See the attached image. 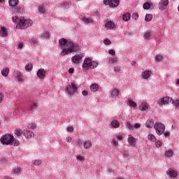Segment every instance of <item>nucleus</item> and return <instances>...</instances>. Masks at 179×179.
<instances>
[{
	"instance_id": "63",
	"label": "nucleus",
	"mask_w": 179,
	"mask_h": 179,
	"mask_svg": "<svg viewBox=\"0 0 179 179\" xmlns=\"http://www.w3.org/2000/svg\"><path fill=\"white\" fill-rule=\"evenodd\" d=\"M31 42L32 43V44H36L37 43V41L34 38H31Z\"/></svg>"
},
{
	"instance_id": "23",
	"label": "nucleus",
	"mask_w": 179,
	"mask_h": 179,
	"mask_svg": "<svg viewBox=\"0 0 179 179\" xmlns=\"http://www.w3.org/2000/svg\"><path fill=\"white\" fill-rule=\"evenodd\" d=\"M129 19H131V14H129V13H127L122 15V20L124 22H128Z\"/></svg>"
},
{
	"instance_id": "33",
	"label": "nucleus",
	"mask_w": 179,
	"mask_h": 179,
	"mask_svg": "<svg viewBox=\"0 0 179 179\" xmlns=\"http://www.w3.org/2000/svg\"><path fill=\"white\" fill-rule=\"evenodd\" d=\"M36 127L37 125L36 124V123H29L27 125L29 129H34L35 128H36Z\"/></svg>"
},
{
	"instance_id": "46",
	"label": "nucleus",
	"mask_w": 179,
	"mask_h": 179,
	"mask_svg": "<svg viewBox=\"0 0 179 179\" xmlns=\"http://www.w3.org/2000/svg\"><path fill=\"white\" fill-rule=\"evenodd\" d=\"M103 43L105 44V45H110V44H111V41L108 39H105L103 41Z\"/></svg>"
},
{
	"instance_id": "61",
	"label": "nucleus",
	"mask_w": 179,
	"mask_h": 179,
	"mask_svg": "<svg viewBox=\"0 0 179 179\" xmlns=\"http://www.w3.org/2000/svg\"><path fill=\"white\" fill-rule=\"evenodd\" d=\"M74 71H75V70L72 68L69 69V73H73Z\"/></svg>"
},
{
	"instance_id": "52",
	"label": "nucleus",
	"mask_w": 179,
	"mask_h": 179,
	"mask_svg": "<svg viewBox=\"0 0 179 179\" xmlns=\"http://www.w3.org/2000/svg\"><path fill=\"white\" fill-rule=\"evenodd\" d=\"M15 135L17 136H22V132L20 131V130L17 129L16 131H15Z\"/></svg>"
},
{
	"instance_id": "28",
	"label": "nucleus",
	"mask_w": 179,
	"mask_h": 179,
	"mask_svg": "<svg viewBox=\"0 0 179 179\" xmlns=\"http://www.w3.org/2000/svg\"><path fill=\"white\" fill-rule=\"evenodd\" d=\"M116 62H118V58L115 57L109 60L110 65H114Z\"/></svg>"
},
{
	"instance_id": "7",
	"label": "nucleus",
	"mask_w": 179,
	"mask_h": 179,
	"mask_svg": "<svg viewBox=\"0 0 179 179\" xmlns=\"http://www.w3.org/2000/svg\"><path fill=\"white\" fill-rule=\"evenodd\" d=\"M66 90L67 92L68 96L71 97V96H74V94H76L78 87L76 86V85H75V83H71L70 85H68Z\"/></svg>"
},
{
	"instance_id": "53",
	"label": "nucleus",
	"mask_w": 179,
	"mask_h": 179,
	"mask_svg": "<svg viewBox=\"0 0 179 179\" xmlns=\"http://www.w3.org/2000/svg\"><path fill=\"white\" fill-rule=\"evenodd\" d=\"M83 22H85V23H90V21L92 20H90V19H89V18H83Z\"/></svg>"
},
{
	"instance_id": "14",
	"label": "nucleus",
	"mask_w": 179,
	"mask_h": 179,
	"mask_svg": "<svg viewBox=\"0 0 179 179\" xmlns=\"http://www.w3.org/2000/svg\"><path fill=\"white\" fill-rule=\"evenodd\" d=\"M105 27L106 30H112V29L115 27V24L111 21H107L105 24Z\"/></svg>"
},
{
	"instance_id": "59",
	"label": "nucleus",
	"mask_w": 179,
	"mask_h": 179,
	"mask_svg": "<svg viewBox=\"0 0 179 179\" xmlns=\"http://www.w3.org/2000/svg\"><path fill=\"white\" fill-rule=\"evenodd\" d=\"M82 94H83V96H87L88 92H87V91H86V90H83V91L82 92Z\"/></svg>"
},
{
	"instance_id": "45",
	"label": "nucleus",
	"mask_w": 179,
	"mask_h": 179,
	"mask_svg": "<svg viewBox=\"0 0 179 179\" xmlns=\"http://www.w3.org/2000/svg\"><path fill=\"white\" fill-rule=\"evenodd\" d=\"M126 126L129 128V129L134 131V125L131 124V123H127Z\"/></svg>"
},
{
	"instance_id": "49",
	"label": "nucleus",
	"mask_w": 179,
	"mask_h": 179,
	"mask_svg": "<svg viewBox=\"0 0 179 179\" xmlns=\"http://www.w3.org/2000/svg\"><path fill=\"white\" fill-rule=\"evenodd\" d=\"M108 54H110V55L114 56V55H115V50L110 49L108 51Z\"/></svg>"
},
{
	"instance_id": "6",
	"label": "nucleus",
	"mask_w": 179,
	"mask_h": 179,
	"mask_svg": "<svg viewBox=\"0 0 179 179\" xmlns=\"http://www.w3.org/2000/svg\"><path fill=\"white\" fill-rule=\"evenodd\" d=\"M9 6L12 7V10L15 13H22L23 9L19 6V0H9Z\"/></svg>"
},
{
	"instance_id": "2",
	"label": "nucleus",
	"mask_w": 179,
	"mask_h": 179,
	"mask_svg": "<svg viewBox=\"0 0 179 179\" xmlns=\"http://www.w3.org/2000/svg\"><path fill=\"white\" fill-rule=\"evenodd\" d=\"M12 20L14 23L16 22L18 23L17 27H20V29H27V27H30L33 24V21L31 20H24V17H13Z\"/></svg>"
},
{
	"instance_id": "15",
	"label": "nucleus",
	"mask_w": 179,
	"mask_h": 179,
	"mask_svg": "<svg viewBox=\"0 0 179 179\" xmlns=\"http://www.w3.org/2000/svg\"><path fill=\"white\" fill-rule=\"evenodd\" d=\"M23 134L25 138H34V134L29 130H24Z\"/></svg>"
},
{
	"instance_id": "20",
	"label": "nucleus",
	"mask_w": 179,
	"mask_h": 179,
	"mask_svg": "<svg viewBox=\"0 0 179 179\" xmlns=\"http://www.w3.org/2000/svg\"><path fill=\"white\" fill-rule=\"evenodd\" d=\"M0 36L1 37H6L8 36V31H6V29H5L4 27L1 28Z\"/></svg>"
},
{
	"instance_id": "16",
	"label": "nucleus",
	"mask_w": 179,
	"mask_h": 179,
	"mask_svg": "<svg viewBox=\"0 0 179 179\" xmlns=\"http://www.w3.org/2000/svg\"><path fill=\"white\" fill-rule=\"evenodd\" d=\"M139 108L141 111H146L149 108V105L146 102H143L140 104Z\"/></svg>"
},
{
	"instance_id": "35",
	"label": "nucleus",
	"mask_w": 179,
	"mask_h": 179,
	"mask_svg": "<svg viewBox=\"0 0 179 179\" xmlns=\"http://www.w3.org/2000/svg\"><path fill=\"white\" fill-rule=\"evenodd\" d=\"M143 9L149 10L150 9V4L149 3H145L143 6Z\"/></svg>"
},
{
	"instance_id": "25",
	"label": "nucleus",
	"mask_w": 179,
	"mask_h": 179,
	"mask_svg": "<svg viewBox=\"0 0 179 179\" xmlns=\"http://www.w3.org/2000/svg\"><path fill=\"white\" fill-rule=\"evenodd\" d=\"M111 126L113 128H120V122L117 120H113L111 122Z\"/></svg>"
},
{
	"instance_id": "56",
	"label": "nucleus",
	"mask_w": 179,
	"mask_h": 179,
	"mask_svg": "<svg viewBox=\"0 0 179 179\" xmlns=\"http://www.w3.org/2000/svg\"><path fill=\"white\" fill-rule=\"evenodd\" d=\"M20 168H17L14 169V173H15V174H17L18 173H20Z\"/></svg>"
},
{
	"instance_id": "58",
	"label": "nucleus",
	"mask_w": 179,
	"mask_h": 179,
	"mask_svg": "<svg viewBox=\"0 0 179 179\" xmlns=\"http://www.w3.org/2000/svg\"><path fill=\"white\" fill-rule=\"evenodd\" d=\"M2 101H3V95L0 93V103H2Z\"/></svg>"
},
{
	"instance_id": "37",
	"label": "nucleus",
	"mask_w": 179,
	"mask_h": 179,
	"mask_svg": "<svg viewBox=\"0 0 179 179\" xmlns=\"http://www.w3.org/2000/svg\"><path fill=\"white\" fill-rule=\"evenodd\" d=\"M38 12L39 13H45V8H44V6H38Z\"/></svg>"
},
{
	"instance_id": "42",
	"label": "nucleus",
	"mask_w": 179,
	"mask_h": 179,
	"mask_svg": "<svg viewBox=\"0 0 179 179\" xmlns=\"http://www.w3.org/2000/svg\"><path fill=\"white\" fill-rule=\"evenodd\" d=\"M77 160H78V162H84L85 161V157H83L82 155H78L77 156Z\"/></svg>"
},
{
	"instance_id": "64",
	"label": "nucleus",
	"mask_w": 179,
	"mask_h": 179,
	"mask_svg": "<svg viewBox=\"0 0 179 179\" xmlns=\"http://www.w3.org/2000/svg\"><path fill=\"white\" fill-rule=\"evenodd\" d=\"M66 141H67V142H69V143L72 142V138H71V137H67V138H66Z\"/></svg>"
},
{
	"instance_id": "3",
	"label": "nucleus",
	"mask_w": 179,
	"mask_h": 179,
	"mask_svg": "<svg viewBox=\"0 0 179 179\" xmlns=\"http://www.w3.org/2000/svg\"><path fill=\"white\" fill-rule=\"evenodd\" d=\"M2 145H10L11 146H19V141L15 140V137L10 134H6L0 138Z\"/></svg>"
},
{
	"instance_id": "60",
	"label": "nucleus",
	"mask_w": 179,
	"mask_h": 179,
	"mask_svg": "<svg viewBox=\"0 0 179 179\" xmlns=\"http://www.w3.org/2000/svg\"><path fill=\"white\" fill-rule=\"evenodd\" d=\"M116 139H119L120 141H122V135H117L116 136Z\"/></svg>"
},
{
	"instance_id": "40",
	"label": "nucleus",
	"mask_w": 179,
	"mask_h": 179,
	"mask_svg": "<svg viewBox=\"0 0 179 179\" xmlns=\"http://www.w3.org/2000/svg\"><path fill=\"white\" fill-rule=\"evenodd\" d=\"M131 17L134 20H138L139 19V15L138 13H133Z\"/></svg>"
},
{
	"instance_id": "5",
	"label": "nucleus",
	"mask_w": 179,
	"mask_h": 179,
	"mask_svg": "<svg viewBox=\"0 0 179 179\" xmlns=\"http://www.w3.org/2000/svg\"><path fill=\"white\" fill-rule=\"evenodd\" d=\"M98 66H99V63L94 61L91 62L90 59L87 58L84 60V62L83 64V71L94 69V68H97Z\"/></svg>"
},
{
	"instance_id": "1",
	"label": "nucleus",
	"mask_w": 179,
	"mask_h": 179,
	"mask_svg": "<svg viewBox=\"0 0 179 179\" xmlns=\"http://www.w3.org/2000/svg\"><path fill=\"white\" fill-rule=\"evenodd\" d=\"M59 44L62 50L60 53V55L62 57L68 55V54H71V52H76V51H79V45L73 43L72 41H68L66 38H62L59 40Z\"/></svg>"
},
{
	"instance_id": "31",
	"label": "nucleus",
	"mask_w": 179,
	"mask_h": 179,
	"mask_svg": "<svg viewBox=\"0 0 179 179\" xmlns=\"http://www.w3.org/2000/svg\"><path fill=\"white\" fill-rule=\"evenodd\" d=\"M148 138L149 141H151V142H156V136H155V135L149 134Z\"/></svg>"
},
{
	"instance_id": "27",
	"label": "nucleus",
	"mask_w": 179,
	"mask_h": 179,
	"mask_svg": "<svg viewBox=\"0 0 179 179\" xmlns=\"http://www.w3.org/2000/svg\"><path fill=\"white\" fill-rule=\"evenodd\" d=\"M84 148L85 149H90V148H92V141H87L84 143Z\"/></svg>"
},
{
	"instance_id": "36",
	"label": "nucleus",
	"mask_w": 179,
	"mask_h": 179,
	"mask_svg": "<svg viewBox=\"0 0 179 179\" xmlns=\"http://www.w3.org/2000/svg\"><path fill=\"white\" fill-rule=\"evenodd\" d=\"M163 60V56L162 55H157L155 57L156 62H162Z\"/></svg>"
},
{
	"instance_id": "30",
	"label": "nucleus",
	"mask_w": 179,
	"mask_h": 179,
	"mask_svg": "<svg viewBox=\"0 0 179 179\" xmlns=\"http://www.w3.org/2000/svg\"><path fill=\"white\" fill-rule=\"evenodd\" d=\"M112 96H115V97H117L120 94V90L117 89H115L111 92Z\"/></svg>"
},
{
	"instance_id": "44",
	"label": "nucleus",
	"mask_w": 179,
	"mask_h": 179,
	"mask_svg": "<svg viewBox=\"0 0 179 179\" xmlns=\"http://www.w3.org/2000/svg\"><path fill=\"white\" fill-rule=\"evenodd\" d=\"M37 108V103H33L30 107L29 110L32 111V110H36Z\"/></svg>"
},
{
	"instance_id": "48",
	"label": "nucleus",
	"mask_w": 179,
	"mask_h": 179,
	"mask_svg": "<svg viewBox=\"0 0 179 179\" xmlns=\"http://www.w3.org/2000/svg\"><path fill=\"white\" fill-rule=\"evenodd\" d=\"M104 5H109L110 6L111 5V0H103Z\"/></svg>"
},
{
	"instance_id": "51",
	"label": "nucleus",
	"mask_w": 179,
	"mask_h": 179,
	"mask_svg": "<svg viewBox=\"0 0 179 179\" xmlns=\"http://www.w3.org/2000/svg\"><path fill=\"white\" fill-rule=\"evenodd\" d=\"M23 42H19L18 44H17V47L18 48H20V50H22V48H23Z\"/></svg>"
},
{
	"instance_id": "54",
	"label": "nucleus",
	"mask_w": 179,
	"mask_h": 179,
	"mask_svg": "<svg viewBox=\"0 0 179 179\" xmlns=\"http://www.w3.org/2000/svg\"><path fill=\"white\" fill-rule=\"evenodd\" d=\"M134 128H135V129H139V128H141V124H139V123L135 124Z\"/></svg>"
},
{
	"instance_id": "17",
	"label": "nucleus",
	"mask_w": 179,
	"mask_h": 179,
	"mask_svg": "<svg viewBox=\"0 0 179 179\" xmlns=\"http://www.w3.org/2000/svg\"><path fill=\"white\" fill-rule=\"evenodd\" d=\"M127 141L130 146H135V138L134 136L129 135Z\"/></svg>"
},
{
	"instance_id": "18",
	"label": "nucleus",
	"mask_w": 179,
	"mask_h": 179,
	"mask_svg": "<svg viewBox=\"0 0 179 179\" xmlns=\"http://www.w3.org/2000/svg\"><path fill=\"white\" fill-rule=\"evenodd\" d=\"M145 127H147V128H153V127H155V122H153V120H147Z\"/></svg>"
},
{
	"instance_id": "8",
	"label": "nucleus",
	"mask_w": 179,
	"mask_h": 179,
	"mask_svg": "<svg viewBox=\"0 0 179 179\" xmlns=\"http://www.w3.org/2000/svg\"><path fill=\"white\" fill-rule=\"evenodd\" d=\"M154 128L157 134V135H163L166 129V126L162 123H157L154 125Z\"/></svg>"
},
{
	"instance_id": "24",
	"label": "nucleus",
	"mask_w": 179,
	"mask_h": 179,
	"mask_svg": "<svg viewBox=\"0 0 179 179\" xmlns=\"http://www.w3.org/2000/svg\"><path fill=\"white\" fill-rule=\"evenodd\" d=\"M90 90H91V92H97V90H99V85L92 84L90 86Z\"/></svg>"
},
{
	"instance_id": "4",
	"label": "nucleus",
	"mask_w": 179,
	"mask_h": 179,
	"mask_svg": "<svg viewBox=\"0 0 179 179\" xmlns=\"http://www.w3.org/2000/svg\"><path fill=\"white\" fill-rule=\"evenodd\" d=\"M157 103L159 106H166V104H169V103L173 104V106H175L176 107H178L179 106L178 100L174 101V99L169 96H164L162 99H159Z\"/></svg>"
},
{
	"instance_id": "29",
	"label": "nucleus",
	"mask_w": 179,
	"mask_h": 179,
	"mask_svg": "<svg viewBox=\"0 0 179 179\" xmlns=\"http://www.w3.org/2000/svg\"><path fill=\"white\" fill-rule=\"evenodd\" d=\"M153 19V15L152 14H147L145 17V22H150Z\"/></svg>"
},
{
	"instance_id": "32",
	"label": "nucleus",
	"mask_w": 179,
	"mask_h": 179,
	"mask_svg": "<svg viewBox=\"0 0 179 179\" xmlns=\"http://www.w3.org/2000/svg\"><path fill=\"white\" fill-rule=\"evenodd\" d=\"M32 163L34 164V166H40V164L43 163V161H41V159H35L32 162Z\"/></svg>"
},
{
	"instance_id": "43",
	"label": "nucleus",
	"mask_w": 179,
	"mask_h": 179,
	"mask_svg": "<svg viewBox=\"0 0 179 179\" xmlns=\"http://www.w3.org/2000/svg\"><path fill=\"white\" fill-rule=\"evenodd\" d=\"M42 37L43 38H50V32H45L43 35Z\"/></svg>"
},
{
	"instance_id": "22",
	"label": "nucleus",
	"mask_w": 179,
	"mask_h": 179,
	"mask_svg": "<svg viewBox=\"0 0 179 179\" xmlns=\"http://www.w3.org/2000/svg\"><path fill=\"white\" fill-rule=\"evenodd\" d=\"M1 75H2V76H4L6 78V76H8V75H9V68H8V67L4 68L1 71Z\"/></svg>"
},
{
	"instance_id": "11",
	"label": "nucleus",
	"mask_w": 179,
	"mask_h": 179,
	"mask_svg": "<svg viewBox=\"0 0 179 179\" xmlns=\"http://www.w3.org/2000/svg\"><path fill=\"white\" fill-rule=\"evenodd\" d=\"M167 5H169V0H161L159 3V9L164 10L167 8Z\"/></svg>"
},
{
	"instance_id": "9",
	"label": "nucleus",
	"mask_w": 179,
	"mask_h": 179,
	"mask_svg": "<svg viewBox=\"0 0 179 179\" xmlns=\"http://www.w3.org/2000/svg\"><path fill=\"white\" fill-rule=\"evenodd\" d=\"M83 57H85V55H83V54L76 55L72 58V61L74 64H80V62L82 61V58H83Z\"/></svg>"
},
{
	"instance_id": "13",
	"label": "nucleus",
	"mask_w": 179,
	"mask_h": 179,
	"mask_svg": "<svg viewBox=\"0 0 179 179\" xmlns=\"http://www.w3.org/2000/svg\"><path fill=\"white\" fill-rule=\"evenodd\" d=\"M36 75L39 79H44L45 78V70L44 69H38Z\"/></svg>"
},
{
	"instance_id": "38",
	"label": "nucleus",
	"mask_w": 179,
	"mask_h": 179,
	"mask_svg": "<svg viewBox=\"0 0 179 179\" xmlns=\"http://www.w3.org/2000/svg\"><path fill=\"white\" fill-rule=\"evenodd\" d=\"M162 145H163V143H162V141H155V146H156V148H160V147H162Z\"/></svg>"
},
{
	"instance_id": "19",
	"label": "nucleus",
	"mask_w": 179,
	"mask_h": 179,
	"mask_svg": "<svg viewBox=\"0 0 179 179\" xmlns=\"http://www.w3.org/2000/svg\"><path fill=\"white\" fill-rule=\"evenodd\" d=\"M120 5L119 0H110V7L111 8H117Z\"/></svg>"
},
{
	"instance_id": "55",
	"label": "nucleus",
	"mask_w": 179,
	"mask_h": 179,
	"mask_svg": "<svg viewBox=\"0 0 179 179\" xmlns=\"http://www.w3.org/2000/svg\"><path fill=\"white\" fill-rule=\"evenodd\" d=\"M67 132H73V127H68Z\"/></svg>"
},
{
	"instance_id": "26",
	"label": "nucleus",
	"mask_w": 179,
	"mask_h": 179,
	"mask_svg": "<svg viewBox=\"0 0 179 179\" xmlns=\"http://www.w3.org/2000/svg\"><path fill=\"white\" fill-rule=\"evenodd\" d=\"M127 104L130 106V107H133V108H136V103H135V101L131 100V99H128V102Z\"/></svg>"
},
{
	"instance_id": "12",
	"label": "nucleus",
	"mask_w": 179,
	"mask_h": 179,
	"mask_svg": "<svg viewBox=\"0 0 179 179\" xmlns=\"http://www.w3.org/2000/svg\"><path fill=\"white\" fill-rule=\"evenodd\" d=\"M166 173L169 177H170L171 178H176V177H177L178 176L177 171H174L172 169H168Z\"/></svg>"
},
{
	"instance_id": "34",
	"label": "nucleus",
	"mask_w": 179,
	"mask_h": 179,
	"mask_svg": "<svg viewBox=\"0 0 179 179\" xmlns=\"http://www.w3.org/2000/svg\"><path fill=\"white\" fill-rule=\"evenodd\" d=\"M173 155V152L171 150H167L165 153V156H166V157H171Z\"/></svg>"
},
{
	"instance_id": "41",
	"label": "nucleus",
	"mask_w": 179,
	"mask_h": 179,
	"mask_svg": "<svg viewBox=\"0 0 179 179\" xmlns=\"http://www.w3.org/2000/svg\"><path fill=\"white\" fill-rule=\"evenodd\" d=\"M150 36H152V32H146L144 35V38H150Z\"/></svg>"
},
{
	"instance_id": "57",
	"label": "nucleus",
	"mask_w": 179,
	"mask_h": 179,
	"mask_svg": "<svg viewBox=\"0 0 179 179\" xmlns=\"http://www.w3.org/2000/svg\"><path fill=\"white\" fill-rule=\"evenodd\" d=\"M112 143L114 145V146H118V143L117 142V140H112Z\"/></svg>"
},
{
	"instance_id": "50",
	"label": "nucleus",
	"mask_w": 179,
	"mask_h": 179,
	"mask_svg": "<svg viewBox=\"0 0 179 179\" xmlns=\"http://www.w3.org/2000/svg\"><path fill=\"white\" fill-rule=\"evenodd\" d=\"M63 6H64V8H70V6H71V4H69V3H68V2H64L63 3Z\"/></svg>"
},
{
	"instance_id": "10",
	"label": "nucleus",
	"mask_w": 179,
	"mask_h": 179,
	"mask_svg": "<svg viewBox=\"0 0 179 179\" xmlns=\"http://www.w3.org/2000/svg\"><path fill=\"white\" fill-rule=\"evenodd\" d=\"M150 75H152V71L150 70H145L141 73L142 78L145 80H148L150 78Z\"/></svg>"
},
{
	"instance_id": "21",
	"label": "nucleus",
	"mask_w": 179,
	"mask_h": 179,
	"mask_svg": "<svg viewBox=\"0 0 179 179\" xmlns=\"http://www.w3.org/2000/svg\"><path fill=\"white\" fill-rule=\"evenodd\" d=\"M14 76H15L18 82H22V80H23V76L20 75V72H15Z\"/></svg>"
},
{
	"instance_id": "47",
	"label": "nucleus",
	"mask_w": 179,
	"mask_h": 179,
	"mask_svg": "<svg viewBox=\"0 0 179 179\" xmlns=\"http://www.w3.org/2000/svg\"><path fill=\"white\" fill-rule=\"evenodd\" d=\"M114 71H115V72H120V71H121V66H115L114 67Z\"/></svg>"
},
{
	"instance_id": "62",
	"label": "nucleus",
	"mask_w": 179,
	"mask_h": 179,
	"mask_svg": "<svg viewBox=\"0 0 179 179\" xmlns=\"http://www.w3.org/2000/svg\"><path fill=\"white\" fill-rule=\"evenodd\" d=\"M164 136H166V138H167V136H170V132L167 131V132H165L164 134Z\"/></svg>"
},
{
	"instance_id": "39",
	"label": "nucleus",
	"mask_w": 179,
	"mask_h": 179,
	"mask_svg": "<svg viewBox=\"0 0 179 179\" xmlns=\"http://www.w3.org/2000/svg\"><path fill=\"white\" fill-rule=\"evenodd\" d=\"M31 69H33V64H27L25 66V71H31Z\"/></svg>"
}]
</instances>
